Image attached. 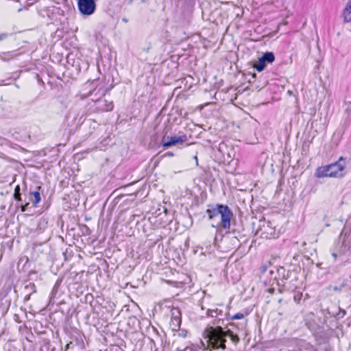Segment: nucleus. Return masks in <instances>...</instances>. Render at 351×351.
I'll return each mask as SVG.
<instances>
[{
    "label": "nucleus",
    "instance_id": "obj_1",
    "mask_svg": "<svg viewBox=\"0 0 351 351\" xmlns=\"http://www.w3.org/2000/svg\"><path fill=\"white\" fill-rule=\"evenodd\" d=\"M229 324L230 323L228 318L217 317L206 328L204 335L209 348L225 350L226 337H229L234 344L239 343V335L234 333L231 328L224 330L223 326L230 327Z\"/></svg>",
    "mask_w": 351,
    "mask_h": 351
},
{
    "label": "nucleus",
    "instance_id": "obj_2",
    "mask_svg": "<svg viewBox=\"0 0 351 351\" xmlns=\"http://www.w3.org/2000/svg\"><path fill=\"white\" fill-rule=\"evenodd\" d=\"M209 220H214L220 215V221L216 224H212L213 228H222L224 230H230L231 219L233 217V213L228 206L221 204H217L215 206L208 205L206 210Z\"/></svg>",
    "mask_w": 351,
    "mask_h": 351
},
{
    "label": "nucleus",
    "instance_id": "obj_3",
    "mask_svg": "<svg viewBox=\"0 0 351 351\" xmlns=\"http://www.w3.org/2000/svg\"><path fill=\"white\" fill-rule=\"evenodd\" d=\"M346 159L341 156L335 162L317 168L315 176L317 178H341L344 175Z\"/></svg>",
    "mask_w": 351,
    "mask_h": 351
},
{
    "label": "nucleus",
    "instance_id": "obj_4",
    "mask_svg": "<svg viewBox=\"0 0 351 351\" xmlns=\"http://www.w3.org/2000/svg\"><path fill=\"white\" fill-rule=\"evenodd\" d=\"M48 0H39L36 5L38 14L42 17L47 16L51 23L60 21L64 16V11L60 7L48 5Z\"/></svg>",
    "mask_w": 351,
    "mask_h": 351
},
{
    "label": "nucleus",
    "instance_id": "obj_5",
    "mask_svg": "<svg viewBox=\"0 0 351 351\" xmlns=\"http://www.w3.org/2000/svg\"><path fill=\"white\" fill-rule=\"evenodd\" d=\"M305 325L313 333L317 343L323 344L328 341L331 331L325 330L317 321L314 319H307Z\"/></svg>",
    "mask_w": 351,
    "mask_h": 351
},
{
    "label": "nucleus",
    "instance_id": "obj_6",
    "mask_svg": "<svg viewBox=\"0 0 351 351\" xmlns=\"http://www.w3.org/2000/svg\"><path fill=\"white\" fill-rule=\"evenodd\" d=\"M96 0H78L79 12L84 16L92 15L96 10Z\"/></svg>",
    "mask_w": 351,
    "mask_h": 351
},
{
    "label": "nucleus",
    "instance_id": "obj_7",
    "mask_svg": "<svg viewBox=\"0 0 351 351\" xmlns=\"http://www.w3.org/2000/svg\"><path fill=\"white\" fill-rule=\"evenodd\" d=\"M113 86L111 85L110 87L106 88L105 89L99 88L98 90V93H99V97L97 98L96 101L99 102L98 108H99L102 111H111L114 108L113 101H108L107 100L100 101V97L105 96L112 88Z\"/></svg>",
    "mask_w": 351,
    "mask_h": 351
},
{
    "label": "nucleus",
    "instance_id": "obj_8",
    "mask_svg": "<svg viewBox=\"0 0 351 351\" xmlns=\"http://www.w3.org/2000/svg\"><path fill=\"white\" fill-rule=\"evenodd\" d=\"M229 320L240 319L241 322L239 323L230 322V327L232 329L235 328L238 332H243L245 334V330L247 326V320L245 319V315L242 313H237L233 316L228 318Z\"/></svg>",
    "mask_w": 351,
    "mask_h": 351
},
{
    "label": "nucleus",
    "instance_id": "obj_9",
    "mask_svg": "<svg viewBox=\"0 0 351 351\" xmlns=\"http://www.w3.org/2000/svg\"><path fill=\"white\" fill-rule=\"evenodd\" d=\"M186 140L187 137L184 134L179 136H174L169 137L167 135L166 132L162 136L161 144L164 147L168 148L176 145V144L184 143L186 141Z\"/></svg>",
    "mask_w": 351,
    "mask_h": 351
},
{
    "label": "nucleus",
    "instance_id": "obj_10",
    "mask_svg": "<svg viewBox=\"0 0 351 351\" xmlns=\"http://www.w3.org/2000/svg\"><path fill=\"white\" fill-rule=\"evenodd\" d=\"M171 318L169 322L170 328L173 331H178L181 325V312L178 308H172L171 310Z\"/></svg>",
    "mask_w": 351,
    "mask_h": 351
},
{
    "label": "nucleus",
    "instance_id": "obj_11",
    "mask_svg": "<svg viewBox=\"0 0 351 351\" xmlns=\"http://www.w3.org/2000/svg\"><path fill=\"white\" fill-rule=\"evenodd\" d=\"M23 293L25 294L24 301L29 300L31 295L36 293V287L34 283L30 281H26L25 282Z\"/></svg>",
    "mask_w": 351,
    "mask_h": 351
},
{
    "label": "nucleus",
    "instance_id": "obj_12",
    "mask_svg": "<svg viewBox=\"0 0 351 351\" xmlns=\"http://www.w3.org/2000/svg\"><path fill=\"white\" fill-rule=\"evenodd\" d=\"M85 343L80 337L79 338H76L75 340L70 341L69 343L66 345L67 349H76V350H84L85 349Z\"/></svg>",
    "mask_w": 351,
    "mask_h": 351
},
{
    "label": "nucleus",
    "instance_id": "obj_13",
    "mask_svg": "<svg viewBox=\"0 0 351 351\" xmlns=\"http://www.w3.org/2000/svg\"><path fill=\"white\" fill-rule=\"evenodd\" d=\"M226 315L223 314V311L221 309H218V308H216V309H208L206 311V316L207 317H212V318H214L215 319L216 317L220 316V317H223V316H225Z\"/></svg>",
    "mask_w": 351,
    "mask_h": 351
},
{
    "label": "nucleus",
    "instance_id": "obj_14",
    "mask_svg": "<svg viewBox=\"0 0 351 351\" xmlns=\"http://www.w3.org/2000/svg\"><path fill=\"white\" fill-rule=\"evenodd\" d=\"M8 36V33L0 34V40H3L7 38ZM0 58L1 60H4V61L9 60L10 58H12V52H10V51L3 52L2 54H0Z\"/></svg>",
    "mask_w": 351,
    "mask_h": 351
},
{
    "label": "nucleus",
    "instance_id": "obj_15",
    "mask_svg": "<svg viewBox=\"0 0 351 351\" xmlns=\"http://www.w3.org/2000/svg\"><path fill=\"white\" fill-rule=\"evenodd\" d=\"M343 15L346 22L351 21V0L347 3L344 8Z\"/></svg>",
    "mask_w": 351,
    "mask_h": 351
},
{
    "label": "nucleus",
    "instance_id": "obj_16",
    "mask_svg": "<svg viewBox=\"0 0 351 351\" xmlns=\"http://www.w3.org/2000/svg\"><path fill=\"white\" fill-rule=\"evenodd\" d=\"M260 58L265 62L266 64L267 63H272L275 60V56L274 53L269 51L263 53V55Z\"/></svg>",
    "mask_w": 351,
    "mask_h": 351
},
{
    "label": "nucleus",
    "instance_id": "obj_17",
    "mask_svg": "<svg viewBox=\"0 0 351 351\" xmlns=\"http://www.w3.org/2000/svg\"><path fill=\"white\" fill-rule=\"evenodd\" d=\"M55 351V348H51V344L48 339H45L40 341V351Z\"/></svg>",
    "mask_w": 351,
    "mask_h": 351
},
{
    "label": "nucleus",
    "instance_id": "obj_18",
    "mask_svg": "<svg viewBox=\"0 0 351 351\" xmlns=\"http://www.w3.org/2000/svg\"><path fill=\"white\" fill-rule=\"evenodd\" d=\"M253 67L256 69L257 71L261 72L265 69L266 64L261 58H259L257 61L254 62Z\"/></svg>",
    "mask_w": 351,
    "mask_h": 351
},
{
    "label": "nucleus",
    "instance_id": "obj_19",
    "mask_svg": "<svg viewBox=\"0 0 351 351\" xmlns=\"http://www.w3.org/2000/svg\"><path fill=\"white\" fill-rule=\"evenodd\" d=\"M285 269L284 267H280L279 269H278V273L279 276L282 275V278L284 279L290 278L291 275L292 274L291 271L290 269H289L286 274H285Z\"/></svg>",
    "mask_w": 351,
    "mask_h": 351
},
{
    "label": "nucleus",
    "instance_id": "obj_20",
    "mask_svg": "<svg viewBox=\"0 0 351 351\" xmlns=\"http://www.w3.org/2000/svg\"><path fill=\"white\" fill-rule=\"evenodd\" d=\"M14 198L19 202L22 201L21 188L19 185H16L14 189Z\"/></svg>",
    "mask_w": 351,
    "mask_h": 351
},
{
    "label": "nucleus",
    "instance_id": "obj_21",
    "mask_svg": "<svg viewBox=\"0 0 351 351\" xmlns=\"http://www.w3.org/2000/svg\"><path fill=\"white\" fill-rule=\"evenodd\" d=\"M30 195H33L34 197V199L32 200V203H33L34 206H36L38 204V203L40 201V192L38 191H36L31 193Z\"/></svg>",
    "mask_w": 351,
    "mask_h": 351
},
{
    "label": "nucleus",
    "instance_id": "obj_22",
    "mask_svg": "<svg viewBox=\"0 0 351 351\" xmlns=\"http://www.w3.org/2000/svg\"><path fill=\"white\" fill-rule=\"evenodd\" d=\"M97 82H98L97 80H94L91 83L89 84V86H90V91L86 95V97H89L93 94V89H95L97 86Z\"/></svg>",
    "mask_w": 351,
    "mask_h": 351
},
{
    "label": "nucleus",
    "instance_id": "obj_23",
    "mask_svg": "<svg viewBox=\"0 0 351 351\" xmlns=\"http://www.w3.org/2000/svg\"><path fill=\"white\" fill-rule=\"evenodd\" d=\"M345 113L347 114V118H350L351 115V102L348 101L345 104Z\"/></svg>",
    "mask_w": 351,
    "mask_h": 351
},
{
    "label": "nucleus",
    "instance_id": "obj_24",
    "mask_svg": "<svg viewBox=\"0 0 351 351\" xmlns=\"http://www.w3.org/2000/svg\"><path fill=\"white\" fill-rule=\"evenodd\" d=\"M347 235H348V232L343 230L341 234V236H340V239H342V243H343V245H346V239L347 237Z\"/></svg>",
    "mask_w": 351,
    "mask_h": 351
},
{
    "label": "nucleus",
    "instance_id": "obj_25",
    "mask_svg": "<svg viewBox=\"0 0 351 351\" xmlns=\"http://www.w3.org/2000/svg\"><path fill=\"white\" fill-rule=\"evenodd\" d=\"M300 345L301 346L304 347V349L308 350L311 347V346L309 343H306L304 341H300Z\"/></svg>",
    "mask_w": 351,
    "mask_h": 351
},
{
    "label": "nucleus",
    "instance_id": "obj_26",
    "mask_svg": "<svg viewBox=\"0 0 351 351\" xmlns=\"http://www.w3.org/2000/svg\"><path fill=\"white\" fill-rule=\"evenodd\" d=\"M151 49H152V43L150 41H149L147 43V45L143 48V51H145V53H148Z\"/></svg>",
    "mask_w": 351,
    "mask_h": 351
},
{
    "label": "nucleus",
    "instance_id": "obj_27",
    "mask_svg": "<svg viewBox=\"0 0 351 351\" xmlns=\"http://www.w3.org/2000/svg\"><path fill=\"white\" fill-rule=\"evenodd\" d=\"M28 205H29V202H27V203H26V204H22V205L21 206V211H22V212H25V211L26 210L27 207V206H28Z\"/></svg>",
    "mask_w": 351,
    "mask_h": 351
},
{
    "label": "nucleus",
    "instance_id": "obj_28",
    "mask_svg": "<svg viewBox=\"0 0 351 351\" xmlns=\"http://www.w3.org/2000/svg\"><path fill=\"white\" fill-rule=\"evenodd\" d=\"M173 156V153L171 152H166L164 155H163V157H166V156Z\"/></svg>",
    "mask_w": 351,
    "mask_h": 351
},
{
    "label": "nucleus",
    "instance_id": "obj_29",
    "mask_svg": "<svg viewBox=\"0 0 351 351\" xmlns=\"http://www.w3.org/2000/svg\"><path fill=\"white\" fill-rule=\"evenodd\" d=\"M130 321H132L133 324H134L136 322H137L138 324H139L138 320H137V319H136V318H134V317H133V318H130Z\"/></svg>",
    "mask_w": 351,
    "mask_h": 351
},
{
    "label": "nucleus",
    "instance_id": "obj_30",
    "mask_svg": "<svg viewBox=\"0 0 351 351\" xmlns=\"http://www.w3.org/2000/svg\"><path fill=\"white\" fill-rule=\"evenodd\" d=\"M332 289H333V291H337L341 290V288L338 287L337 286H335V287H333Z\"/></svg>",
    "mask_w": 351,
    "mask_h": 351
},
{
    "label": "nucleus",
    "instance_id": "obj_31",
    "mask_svg": "<svg viewBox=\"0 0 351 351\" xmlns=\"http://www.w3.org/2000/svg\"><path fill=\"white\" fill-rule=\"evenodd\" d=\"M188 349V347H186L183 349L178 348L176 351H186Z\"/></svg>",
    "mask_w": 351,
    "mask_h": 351
},
{
    "label": "nucleus",
    "instance_id": "obj_32",
    "mask_svg": "<svg viewBox=\"0 0 351 351\" xmlns=\"http://www.w3.org/2000/svg\"><path fill=\"white\" fill-rule=\"evenodd\" d=\"M268 291H269V293H273L274 292V288H269V289H268Z\"/></svg>",
    "mask_w": 351,
    "mask_h": 351
},
{
    "label": "nucleus",
    "instance_id": "obj_33",
    "mask_svg": "<svg viewBox=\"0 0 351 351\" xmlns=\"http://www.w3.org/2000/svg\"><path fill=\"white\" fill-rule=\"evenodd\" d=\"M122 21L124 22V23H128V19L125 17L123 18L122 19Z\"/></svg>",
    "mask_w": 351,
    "mask_h": 351
},
{
    "label": "nucleus",
    "instance_id": "obj_34",
    "mask_svg": "<svg viewBox=\"0 0 351 351\" xmlns=\"http://www.w3.org/2000/svg\"><path fill=\"white\" fill-rule=\"evenodd\" d=\"M256 73H253V74H252V77H253V78H255V77H256Z\"/></svg>",
    "mask_w": 351,
    "mask_h": 351
},
{
    "label": "nucleus",
    "instance_id": "obj_35",
    "mask_svg": "<svg viewBox=\"0 0 351 351\" xmlns=\"http://www.w3.org/2000/svg\"><path fill=\"white\" fill-rule=\"evenodd\" d=\"M332 256H333L334 257H337V254H335V253H333V254H332Z\"/></svg>",
    "mask_w": 351,
    "mask_h": 351
},
{
    "label": "nucleus",
    "instance_id": "obj_36",
    "mask_svg": "<svg viewBox=\"0 0 351 351\" xmlns=\"http://www.w3.org/2000/svg\"><path fill=\"white\" fill-rule=\"evenodd\" d=\"M180 335H182V336L184 337V336H185V333H183V332H182V334H180Z\"/></svg>",
    "mask_w": 351,
    "mask_h": 351
},
{
    "label": "nucleus",
    "instance_id": "obj_37",
    "mask_svg": "<svg viewBox=\"0 0 351 351\" xmlns=\"http://www.w3.org/2000/svg\"><path fill=\"white\" fill-rule=\"evenodd\" d=\"M142 3H145L146 0H141Z\"/></svg>",
    "mask_w": 351,
    "mask_h": 351
},
{
    "label": "nucleus",
    "instance_id": "obj_38",
    "mask_svg": "<svg viewBox=\"0 0 351 351\" xmlns=\"http://www.w3.org/2000/svg\"><path fill=\"white\" fill-rule=\"evenodd\" d=\"M194 158H195L196 160H197V157L196 156Z\"/></svg>",
    "mask_w": 351,
    "mask_h": 351
}]
</instances>
